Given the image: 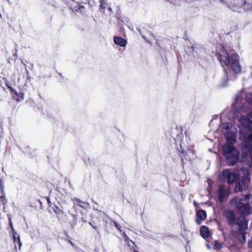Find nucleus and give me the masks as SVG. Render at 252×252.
Instances as JSON below:
<instances>
[{"instance_id": "nucleus-22", "label": "nucleus", "mask_w": 252, "mask_h": 252, "mask_svg": "<svg viewBox=\"0 0 252 252\" xmlns=\"http://www.w3.org/2000/svg\"><path fill=\"white\" fill-rule=\"evenodd\" d=\"M246 100L247 101L250 103H252V93L247 94L246 95Z\"/></svg>"}, {"instance_id": "nucleus-31", "label": "nucleus", "mask_w": 252, "mask_h": 252, "mask_svg": "<svg viewBox=\"0 0 252 252\" xmlns=\"http://www.w3.org/2000/svg\"><path fill=\"white\" fill-rule=\"evenodd\" d=\"M89 224H90V225L92 226H93V227L94 229H96V227H95V226H93V225H92V223H91V222H89Z\"/></svg>"}, {"instance_id": "nucleus-5", "label": "nucleus", "mask_w": 252, "mask_h": 252, "mask_svg": "<svg viewBox=\"0 0 252 252\" xmlns=\"http://www.w3.org/2000/svg\"><path fill=\"white\" fill-rule=\"evenodd\" d=\"M242 171L244 173V177L242 180L236 184L235 190L236 192L242 191L246 190L250 184V180L248 178L249 171L246 168H242Z\"/></svg>"}, {"instance_id": "nucleus-32", "label": "nucleus", "mask_w": 252, "mask_h": 252, "mask_svg": "<svg viewBox=\"0 0 252 252\" xmlns=\"http://www.w3.org/2000/svg\"><path fill=\"white\" fill-rule=\"evenodd\" d=\"M239 100V98L238 97H237L236 98V102H237Z\"/></svg>"}, {"instance_id": "nucleus-12", "label": "nucleus", "mask_w": 252, "mask_h": 252, "mask_svg": "<svg viewBox=\"0 0 252 252\" xmlns=\"http://www.w3.org/2000/svg\"><path fill=\"white\" fill-rule=\"evenodd\" d=\"M181 150L182 151V153L183 155V157L184 158H183L182 160L184 161V159L186 160H190L193 159L194 157V154L193 150H188L186 151H185L184 150L182 149V147L181 146Z\"/></svg>"}, {"instance_id": "nucleus-35", "label": "nucleus", "mask_w": 252, "mask_h": 252, "mask_svg": "<svg viewBox=\"0 0 252 252\" xmlns=\"http://www.w3.org/2000/svg\"><path fill=\"white\" fill-rule=\"evenodd\" d=\"M108 10H109L110 11H111V7H108Z\"/></svg>"}, {"instance_id": "nucleus-23", "label": "nucleus", "mask_w": 252, "mask_h": 252, "mask_svg": "<svg viewBox=\"0 0 252 252\" xmlns=\"http://www.w3.org/2000/svg\"><path fill=\"white\" fill-rule=\"evenodd\" d=\"M54 211L57 214H59L63 213V211L59 207L56 206L54 208Z\"/></svg>"}, {"instance_id": "nucleus-2", "label": "nucleus", "mask_w": 252, "mask_h": 252, "mask_svg": "<svg viewBox=\"0 0 252 252\" xmlns=\"http://www.w3.org/2000/svg\"><path fill=\"white\" fill-rule=\"evenodd\" d=\"M239 123L240 139L243 140L241 144L242 152L250 159L252 155V112L247 117L241 116Z\"/></svg>"}, {"instance_id": "nucleus-26", "label": "nucleus", "mask_w": 252, "mask_h": 252, "mask_svg": "<svg viewBox=\"0 0 252 252\" xmlns=\"http://www.w3.org/2000/svg\"><path fill=\"white\" fill-rule=\"evenodd\" d=\"M9 225L11 227L12 233H13V232H16L14 229L11 218H9Z\"/></svg>"}, {"instance_id": "nucleus-34", "label": "nucleus", "mask_w": 252, "mask_h": 252, "mask_svg": "<svg viewBox=\"0 0 252 252\" xmlns=\"http://www.w3.org/2000/svg\"><path fill=\"white\" fill-rule=\"evenodd\" d=\"M207 247L208 249H210V246L208 244H207Z\"/></svg>"}, {"instance_id": "nucleus-8", "label": "nucleus", "mask_w": 252, "mask_h": 252, "mask_svg": "<svg viewBox=\"0 0 252 252\" xmlns=\"http://www.w3.org/2000/svg\"><path fill=\"white\" fill-rule=\"evenodd\" d=\"M228 195V191L225 186L221 185L218 190V196L219 202L222 203L224 199Z\"/></svg>"}, {"instance_id": "nucleus-28", "label": "nucleus", "mask_w": 252, "mask_h": 252, "mask_svg": "<svg viewBox=\"0 0 252 252\" xmlns=\"http://www.w3.org/2000/svg\"><path fill=\"white\" fill-rule=\"evenodd\" d=\"M47 202H48L49 205L50 206L51 203L50 199L49 198H48V197H47Z\"/></svg>"}, {"instance_id": "nucleus-27", "label": "nucleus", "mask_w": 252, "mask_h": 252, "mask_svg": "<svg viewBox=\"0 0 252 252\" xmlns=\"http://www.w3.org/2000/svg\"><path fill=\"white\" fill-rule=\"evenodd\" d=\"M114 225L116 228H117L119 231L122 232V230L119 225V224L116 222H114Z\"/></svg>"}, {"instance_id": "nucleus-36", "label": "nucleus", "mask_w": 252, "mask_h": 252, "mask_svg": "<svg viewBox=\"0 0 252 252\" xmlns=\"http://www.w3.org/2000/svg\"><path fill=\"white\" fill-rule=\"evenodd\" d=\"M26 70L27 73L28 74L29 72H28V70L27 69H26Z\"/></svg>"}, {"instance_id": "nucleus-13", "label": "nucleus", "mask_w": 252, "mask_h": 252, "mask_svg": "<svg viewBox=\"0 0 252 252\" xmlns=\"http://www.w3.org/2000/svg\"><path fill=\"white\" fill-rule=\"evenodd\" d=\"M113 41L116 45L122 47H126L127 43L126 39L118 36L113 37Z\"/></svg>"}, {"instance_id": "nucleus-24", "label": "nucleus", "mask_w": 252, "mask_h": 252, "mask_svg": "<svg viewBox=\"0 0 252 252\" xmlns=\"http://www.w3.org/2000/svg\"><path fill=\"white\" fill-rule=\"evenodd\" d=\"M47 2L51 5L56 6V4L58 3L60 0H46Z\"/></svg>"}, {"instance_id": "nucleus-29", "label": "nucleus", "mask_w": 252, "mask_h": 252, "mask_svg": "<svg viewBox=\"0 0 252 252\" xmlns=\"http://www.w3.org/2000/svg\"><path fill=\"white\" fill-rule=\"evenodd\" d=\"M227 85H228L227 83L226 82H225L223 83V85H222V86H223V87L227 86Z\"/></svg>"}, {"instance_id": "nucleus-16", "label": "nucleus", "mask_w": 252, "mask_h": 252, "mask_svg": "<svg viewBox=\"0 0 252 252\" xmlns=\"http://www.w3.org/2000/svg\"><path fill=\"white\" fill-rule=\"evenodd\" d=\"M196 216L197 218V219L196 220V222L198 224H200V222L199 221L198 219H199L200 220H205L206 218V213L204 210H199L196 213Z\"/></svg>"}, {"instance_id": "nucleus-20", "label": "nucleus", "mask_w": 252, "mask_h": 252, "mask_svg": "<svg viewBox=\"0 0 252 252\" xmlns=\"http://www.w3.org/2000/svg\"><path fill=\"white\" fill-rule=\"evenodd\" d=\"M188 50L190 52H195L196 53H198L199 51H200L197 45H193L192 47H188Z\"/></svg>"}, {"instance_id": "nucleus-21", "label": "nucleus", "mask_w": 252, "mask_h": 252, "mask_svg": "<svg viewBox=\"0 0 252 252\" xmlns=\"http://www.w3.org/2000/svg\"><path fill=\"white\" fill-rule=\"evenodd\" d=\"M107 4V0H100V10L101 12H103L104 10L106 8Z\"/></svg>"}, {"instance_id": "nucleus-1", "label": "nucleus", "mask_w": 252, "mask_h": 252, "mask_svg": "<svg viewBox=\"0 0 252 252\" xmlns=\"http://www.w3.org/2000/svg\"><path fill=\"white\" fill-rule=\"evenodd\" d=\"M219 130L224 135L227 143L222 147L223 155L228 164L233 165L236 163L239 157L238 150L232 145L236 141L238 129L231 124L224 123L220 125Z\"/></svg>"}, {"instance_id": "nucleus-19", "label": "nucleus", "mask_w": 252, "mask_h": 252, "mask_svg": "<svg viewBox=\"0 0 252 252\" xmlns=\"http://www.w3.org/2000/svg\"><path fill=\"white\" fill-rule=\"evenodd\" d=\"M122 236L124 237L126 243L127 244L128 246H131V243L133 245L134 244V243L129 238V237L125 232L122 233Z\"/></svg>"}, {"instance_id": "nucleus-15", "label": "nucleus", "mask_w": 252, "mask_h": 252, "mask_svg": "<svg viewBox=\"0 0 252 252\" xmlns=\"http://www.w3.org/2000/svg\"><path fill=\"white\" fill-rule=\"evenodd\" d=\"M12 235L13 237V241L14 243L15 244V248L17 247V245L18 246L19 249L20 250L21 246H22V243L20 240V238L19 235H18L16 232H13L12 233Z\"/></svg>"}, {"instance_id": "nucleus-10", "label": "nucleus", "mask_w": 252, "mask_h": 252, "mask_svg": "<svg viewBox=\"0 0 252 252\" xmlns=\"http://www.w3.org/2000/svg\"><path fill=\"white\" fill-rule=\"evenodd\" d=\"M223 215L227 219L229 224H233L236 221L235 214L230 210H225L223 212Z\"/></svg>"}, {"instance_id": "nucleus-25", "label": "nucleus", "mask_w": 252, "mask_h": 252, "mask_svg": "<svg viewBox=\"0 0 252 252\" xmlns=\"http://www.w3.org/2000/svg\"><path fill=\"white\" fill-rule=\"evenodd\" d=\"M221 245L220 243L218 242L217 241H215V245H214V248L216 249L219 250L221 248Z\"/></svg>"}, {"instance_id": "nucleus-38", "label": "nucleus", "mask_w": 252, "mask_h": 252, "mask_svg": "<svg viewBox=\"0 0 252 252\" xmlns=\"http://www.w3.org/2000/svg\"><path fill=\"white\" fill-rule=\"evenodd\" d=\"M18 83H20V79H18Z\"/></svg>"}, {"instance_id": "nucleus-17", "label": "nucleus", "mask_w": 252, "mask_h": 252, "mask_svg": "<svg viewBox=\"0 0 252 252\" xmlns=\"http://www.w3.org/2000/svg\"><path fill=\"white\" fill-rule=\"evenodd\" d=\"M200 234L204 238H208L210 236L209 228L206 226H202L200 228Z\"/></svg>"}, {"instance_id": "nucleus-7", "label": "nucleus", "mask_w": 252, "mask_h": 252, "mask_svg": "<svg viewBox=\"0 0 252 252\" xmlns=\"http://www.w3.org/2000/svg\"><path fill=\"white\" fill-rule=\"evenodd\" d=\"M222 177L229 184L234 183L239 178V175L234 172H232L229 169H224L222 171Z\"/></svg>"}, {"instance_id": "nucleus-33", "label": "nucleus", "mask_w": 252, "mask_h": 252, "mask_svg": "<svg viewBox=\"0 0 252 252\" xmlns=\"http://www.w3.org/2000/svg\"><path fill=\"white\" fill-rule=\"evenodd\" d=\"M73 216L74 219L76 220V216H75V215H73Z\"/></svg>"}, {"instance_id": "nucleus-3", "label": "nucleus", "mask_w": 252, "mask_h": 252, "mask_svg": "<svg viewBox=\"0 0 252 252\" xmlns=\"http://www.w3.org/2000/svg\"><path fill=\"white\" fill-rule=\"evenodd\" d=\"M217 57L222 66L230 67L235 73L241 72V67L239 62V56L237 53L229 55L223 46H220L217 50Z\"/></svg>"}, {"instance_id": "nucleus-4", "label": "nucleus", "mask_w": 252, "mask_h": 252, "mask_svg": "<svg viewBox=\"0 0 252 252\" xmlns=\"http://www.w3.org/2000/svg\"><path fill=\"white\" fill-rule=\"evenodd\" d=\"M252 203V195L246 194L242 198L236 197L230 201L231 206L238 209V211L243 215H250L252 209L251 204Z\"/></svg>"}, {"instance_id": "nucleus-14", "label": "nucleus", "mask_w": 252, "mask_h": 252, "mask_svg": "<svg viewBox=\"0 0 252 252\" xmlns=\"http://www.w3.org/2000/svg\"><path fill=\"white\" fill-rule=\"evenodd\" d=\"M73 208L76 209L77 206L84 209L87 208L89 204L85 202H84L78 198H74L73 199Z\"/></svg>"}, {"instance_id": "nucleus-6", "label": "nucleus", "mask_w": 252, "mask_h": 252, "mask_svg": "<svg viewBox=\"0 0 252 252\" xmlns=\"http://www.w3.org/2000/svg\"><path fill=\"white\" fill-rule=\"evenodd\" d=\"M246 10L252 11V2H246L243 0H234L231 2L230 8L234 11L240 12L242 7Z\"/></svg>"}, {"instance_id": "nucleus-37", "label": "nucleus", "mask_w": 252, "mask_h": 252, "mask_svg": "<svg viewBox=\"0 0 252 252\" xmlns=\"http://www.w3.org/2000/svg\"><path fill=\"white\" fill-rule=\"evenodd\" d=\"M224 72L225 74H226V75H227V73H226V72L225 70H224Z\"/></svg>"}, {"instance_id": "nucleus-11", "label": "nucleus", "mask_w": 252, "mask_h": 252, "mask_svg": "<svg viewBox=\"0 0 252 252\" xmlns=\"http://www.w3.org/2000/svg\"><path fill=\"white\" fill-rule=\"evenodd\" d=\"M8 88L11 92L12 94V97L14 99L16 100L17 101H20L24 99V94L23 93L20 92L18 93L16 90L12 89L11 87L8 86L7 84L6 85Z\"/></svg>"}, {"instance_id": "nucleus-18", "label": "nucleus", "mask_w": 252, "mask_h": 252, "mask_svg": "<svg viewBox=\"0 0 252 252\" xmlns=\"http://www.w3.org/2000/svg\"><path fill=\"white\" fill-rule=\"evenodd\" d=\"M71 8L73 11L80 13H83L85 11V7L78 2L75 6L71 7Z\"/></svg>"}, {"instance_id": "nucleus-9", "label": "nucleus", "mask_w": 252, "mask_h": 252, "mask_svg": "<svg viewBox=\"0 0 252 252\" xmlns=\"http://www.w3.org/2000/svg\"><path fill=\"white\" fill-rule=\"evenodd\" d=\"M237 224L239 228V231L241 233H243L248 227V221L243 216H241L238 219Z\"/></svg>"}, {"instance_id": "nucleus-30", "label": "nucleus", "mask_w": 252, "mask_h": 252, "mask_svg": "<svg viewBox=\"0 0 252 252\" xmlns=\"http://www.w3.org/2000/svg\"><path fill=\"white\" fill-rule=\"evenodd\" d=\"M0 198L1 200H3V199H5V197L4 195L1 196Z\"/></svg>"}]
</instances>
